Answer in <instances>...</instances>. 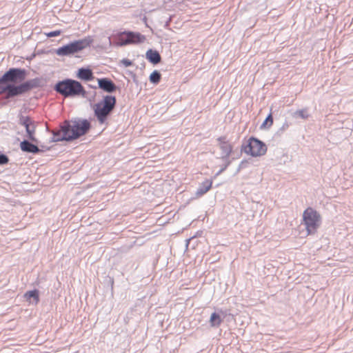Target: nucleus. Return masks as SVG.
Instances as JSON below:
<instances>
[{
  "instance_id": "26",
  "label": "nucleus",
  "mask_w": 353,
  "mask_h": 353,
  "mask_svg": "<svg viewBox=\"0 0 353 353\" xmlns=\"http://www.w3.org/2000/svg\"><path fill=\"white\" fill-rule=\"evenodd\" d=\"M224 169H225V168L221 169V170L219 172L218 174H220L221 172H222L224 170Z\"/></svg>"
},
{
  "instance_id": "15",
  "label": "nucleus",
  "mask_w": 353,
  "mask_h": 353,
  "mask_svg": "<svg viewBox=\"0 0 353 353\" xmlns=\"http://www.w3.org/2000/svg\"><path fill=\"white\" fill-rule=\"evenodd\" d=\"M146 58L153 64H157L160 62L161 57L158 52L149 50L146 52Z\"/></svg>"
},
{
  "instance_id": "7",
  "label": "nucleus",
  "mask_w": 353,
  "mask_h": 353,
  "mask_svg": "<svg viewBox=\"0 0 353 353\" xmlns=\"http://www.w3.org/2000/svg\"><path fill=\"white\" fill-rule=\"evenodd\" d=\"M244 152L253 157L263 156L267 152L266 145L259 139L251 137L244 146Z\"/></svg>"
},
{
  "instance_id": "2",
  "label": "nucleus",
  "mask_w": 353,
  "mask_h": 353,
  "mask_svg": "<svg viewBox=\"0 0 353 353\" xmlns=\"http://www.w3.org/2000/svg\"><path fill=\"white\" fill-rule=\"evenodd\" d=\"M302 223L307 235L314 234L321 225V216L314 208H307L303 212Z\"/></svg>"
},
{
  "instance_id": "19",
  "label": "nucleus",
  "mask_w": 353,
  "mask_h": 353,
  "mask_svg": "<svg viewBox=\"0 0 353 353\" xmlns=\"http://www.w3.org/2000/svg\"><path fill=\"white\" fill-rule=\"evenodd\" d=\"M161 80V74L157 70L153 71L150 75V81L151 83L157 84Z\"/></svg>"
},
{
  "instance_id": "11",
  "label": "nucleus",
  "mask_w": 353,
  "mask_h": 353,
  "mask_svg": "<svg viewBox=\"0 0 353 353\" xmlns=\"http://www.w3.org/2000/svg\"><path fill=\"white\" fill-rule=\"evenodd\" d=\"M23 297L30 305H36L39 301V293L37 290L26 292Z\"/></svg>"
},
{
  "instance_id": "5",
  "label": "nucleus",
  "mask_w": 353,
  "mask_h": 353,
  "mask_svg": "<svg viewBox=\"0 0 353 353\" xmlns=\"http://www.w3.org/2000/svg\"><path fill=\"white\" fill-rule=\"evenodd\" d=\"M116 39V46H123L130 44H137L144 42L145 36L138 32H123L117 33L114 36Z\"/></svg>"
},
{
  "instance_id": "1",
  "label": "nucleus",
  "mask_w": 353,
  "mask_h": 353,
  "mask_svg": "<svg viewBox=\"0 0 353 353\" xmlns=\"http://www.w3.org/2000/svg\"><path fill=\"white\" fill-rule=\"evenodd\" d=\"M90 128V123L87 120L74 119L65 122L61 130L53 132L52 141H70L76 139L85 134Z\"/></svg>"
},
{
  "instance_id": "20",
  "label": "nucleus",
  "mask_w": 353,
  "mask_h": 353,
  "mask_svg": "<svg viewBox=\"0 0 353 353\" xmlns=\"http://www.w3.org/2000/svg\"><path fill=\"white\" fill-rule=\"evenodd\" d=\"M295 117H300L301 119H307L309 114L306 110H299L294 113Z\"/></svg>"
},
{
  "instance_id": "6",
  "label": "nucleus",
  "mask_w": 353,
  "mask_h": 353,
  "mask_svg": "<svg viewBox=\"0 0 353 353\" xmlns=\"http://www.w3.org/2000/svg\"><path fill=\"white\" fill-rule=\"evenodd\" d=\"M57 90L65 96H72L84 93L80 83L74 80H66L57 85Z\"/></svg>"
},
{
  "instance_id": "3",
  "label": "nucleus",
  "mask_w": 353,
  "mask_h": 353,
  "mask_svg": "<svg viewBox=\"0 0 353 353\" xmlns=\"http://www.w3.org/2000/svg\"><path fill=\"white\" fill-rule=\"evenodd\" d=\"M116 103L114 97L107 95L103 100L94 107V114L101 123H105L109 114L114 108Z\"/></svg>"
},
{
  "instance_id": "13",
  "label": "nucleus",
  "mask_w": 353,
  "mask_h": 353,
  "mask_svg": "<svg viewBox=\"0 0 353 353\" xmlns=\"http://www.w3.org/2000/svg\"><path fill=\"white\" fill-rule=\"evenodd\" d=\"M212 181L208 179L205 180L201 184H199L195 195L196 197H200L208 192L212 188Z\"/></svg>"
},
{
  "instance_id": "22",
  "label": "nucleus",
  "mask_w": 353,
  "mask_h": 353,
  "mask_svg": "<svg viewBox=\"0 0 353 353\" xmlns=\"http://www.w3.org/2000/svg\"><path fill=\"white\" fill-rule=\"evenodd\" d=\"M61 33V30H55V31H52V32L46 33V35L48 37H52L59 36V35H60Z\"/></svg>"
},
{
  "instance_id": "14",
  "label": "nucleus",
  "mask_w": 353,
  "mask_h": 353,
  "mask_svg": "<svg viewBox=\"0 0 353 353\" xmlns=\"http://www.w3.org/2000/svg\"><path fill=\"white\" fill-rule=\"evenodd\" d=\"M20 148L21 150L24 152H31V153H37L39 151L37 146L34 144L30 143L26 140H24L21 142Z\"/></svg>"
},
{
  "instance_id": "23",
  "label": "nucleus",
  "mask_w": 353,
  "mask_h": 353,
  "mask_svg": "<svg viewBox=\"0 0 353 353\" xmlns=\"http://www.w3.org/2000/svg\"><path fill=\"white\" fill-rule=\"evenodd\" d=\"M121 64H122L124 67H129L132 65V63L130 60L127 59H123L121 61Z\"/></svg>"
},
{
  "instance_id": "10",
  "label": "nucleus",
  "mask_w": 353,
  "mask_h": 353,
  "mask_svg": "<svg viewBox=\"0 0 353 353\" xmlns=\"http://www.w3.org/2000/svg\"><path fill=\"white\" fill-rule=\"evenodd\" d=\"M5 90H8V93L10 96H14L24 92L28 90V86L26 84H21L19 85L15 86L12 84H8L3 86Z\"/></svg>"
},
{
  "instance_id": "24",
  "label": "nucleus",
  "mask_w": 353,
  "mask_h": 353,
  "mask_svg": "<svg viewBox=\"0 0 353 353\" xmlns=\"http://www.w3.org/2000/svg\"><path fill=\"white\" fill-rule=\"evenodd\" d=\"M8 161V159L6 156L3 154H0V165H3L7 163Z\"/></svg>"
},
{
  "instance_id": "18",
  "label": "nucleus",
  "mask_w": 353,
  "mask_h": 353,
  "mask_svg": "<svg viewBox=\"0 0 353 353\" xmlns=\"http://www.w3.org/2000/svg\"><path fill=\"white\" fill-rule=\"evenodd\" d=\"M220 148L222 151L223 157H228L232 151L231 145L228 142H223L221 143Z\"/></svg>"
},
{
  "instance_id": "17",
  "label": "nucleus",
  "mask_w": 353,
  "mask_h": 353,
  "mask_svg": "<svg viewBox=\"0 0 353 353\" xmlns=\"http://www.w3.org/2000/svg\"><path fill=\"white\" fill-rule=\"evenodd\" d=\"M209 322L212 327H219L222 322V319L219 314L214 312L211 314Z\"/></svg>"
},
{
  "instance_id": "25",
  "label": "nucleus",
  "mask_w": 353,
  "mask_h": 353,
  "mask_svg": "<svg viewBox=\"0 0 353 353\" xmlns=\"http://www.w3.org/2000/svg\"><path fill=\"white\" fill-rule=\"evenodd\" d=\"M4 91H5V88H3V86L0 85V93H2Z\"/></svg>"
},
{
  "instance_id": "9",
  "label": "nucleus",
  "mask_w": 353,
  "mask_h": 353,
  "mask_svg": "<svg viewBox=\"0 0 353 353\" xmlns=\"http://www.w3.org/2000/svg\"><path fill=\"white\" fill-rule=\"evenodd\" d=\"M19 126L24 129L26 132V135L24 136L26 138L36 142L37 139L35 138V130H36V123L34 121H32L30 118L27 117H22L19 120Z\"/></svg>"
},
{
  "instance_id": "16",
  "label": "nucleus",
  "mask_w": 353,
  "mask_h": 353,
  "mask_svg": "<svg viewBox=\"0 0 353 353\" xmlns=\"http://www.w3.org/2000/svg\"><path fill=\"white\" fill-rule=\"evenodd\" d=\"M77 77L83 80H90L92 79V73L89 69L81 68L78 71Z\"/></svg>"
},
{
  "instance_id": "8",
  "label": "nucleus",
  "mask_w": 353,
  "mask_h": 353,
  "mask_svg": "<svg viewBox=\"0 0 353 353\" xmlns=\"http://www.w3.org/2000/svg\"><path fill=\"white\" fill-rule=\"evenodd\" d=\"M24 79V70L20 69H11L0 79V85L5 86L8 84L20 83L23 81Z\"/></svg>"
},
{
  "instance_id": "21",
  "label": "nucleus",
  "mask_w": 353,
  "mask_h": 353,
  "mask_svg": "<svg viewBox=\"0 0 353 353\" xmlns=\"http://www.w3.org/2000/svg\"><path fill=\"white\" fill-rule=\"evenodd\" d=\"M273 119L271 114H269L262 124L263 127L268 126V128L272 125Z\"/></svg>"
},
{
  "instance_id": "4",
  "label": "nucleus",
  "mask_w": 353,
  "mask_h": 353,
  "mask_svg": "<svg viewBox=\"0 0 353 353\" xmlns=\"http://www.w3.org/2000/svg\"><path fill=\"white\" fill-rule=\"evenodd\" d=\"M93 39L89 36L83 39L75 41L56 50V54L58 56H70L89 46L92 42Z\"/></svg>"
},
{
  "instance_id": "12",
  "label": "nucleus",
  "mask_w": 353,
  "mask_h": 353,
  "mask_svg": "<svg viewBox=\"0 0 353 353\" xmlns=\"http://www.w3.org/2000/svg\"><path fill=\"white\" fill-rule=\"evenodd\" d=\"M97 81L99 87L106 92H112L116 89L115 85L108 79H98Z\"/></svg>"
}]
</instances>
